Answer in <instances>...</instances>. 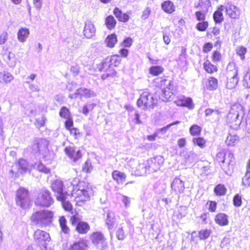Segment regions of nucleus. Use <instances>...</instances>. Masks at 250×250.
<instances>
[{
  "instance_id": "obj_1",
  "label": "nucleus",
  "mask_w": 250,
  "mask_h": 250,
  "mask_svg": "<svg viewBox=\"0 0 250 250\" xmlns=\"http://www.w3.org/2000/svg\"><path fill=\"white\" fill-rule=\"evenodd\" d=\"M122 64V59L119 55L113 54L107 56L97 67L98 71L101 72V78L106 79L113 77L117 74L116 68Z\"/></svg>"
},
{
  "instance_id": "obj_2",
  "label": "nucleus",
  "mask_w": 250,
  "mask_h": 250,
  "mask_svg": "<svg viewBox=\"0 0 250 250\" xmlns=\"http://www.w3.org/2000/svg\"><path fill=\"white\" fill-rule=\"evenodd\" d=\"M71 194L74 197L76 205L81 206L90 200L93 195V189L88 182L80 181L77 184L73 185Z\"/></svg>"
},
{
  "instance_id": "obj_3",
  "label": "nucleus",
  "mask_w": 250,
  "mask_h": 250,
  "mask_svg": "<svg viewBox=\"0 0 250 250\" xmlns=\"http://www.w3.org/2000/svg\"><path fill=\"white\" fill-rule=\"evenodd\" d=\"M53 212L49 210H40L33 212L30 216L31 222L41 227L47 226L52 222Z\"/></svg>"
},
{
  "instance_id": "obj_4",
  "label": "nucleus",
  "mask_w": 250,
  "mask_h": 250,
  "mask_svg": "<svg viewBox=\"0 0 250 250\" xmlns=\"http://www.w3.org/2000/svg\"><path fill=\"white\" fill-rule=\"evenodd\" d=\"M159 87L161 90L160 98L162 101L167 102L175 94L176 89L173 82L165 78H160Z\"/></svg>"
},
{
  "instance_id": "obj_5",
  "label": "nucleus",
  "mask_w": 250,
  "mask_h": 250,
  "mask_svg": "<svg viewBox=\"0 0 250 250\" xmlns=\"http://www.w3.org/2000/svg\"><path fill=\"white\" fill-rule=\"evenodd\" d=\"M227 82L226 87L228 89L234 88L239 81L238 69L234 63H229L226 69Z\"/></svg>"
},
{
  "instance_id": "obj_6",
  "label": "nucleus",
  "mask_w": 250,
  "mask_h": 250,
  "mask_svg": "<svg viewBox=\"0 0 250 250\" xmlns=\"http://www.w3.org/2000/svg\"><path fill=\"white\" fill-rule=\"evenodd\" d=\"M54 203L50 191L46 188L39 190L35 201V205L42 208L49 207Z\"/></svg>"
},
{
  "instance_id": "obj_7",
  "label": "nucleus",
  "mask_w": 250,
  "mask_h": 250,
  "mask_svg": "<svg viewBox=\"0 0 250 250\" xmlns=\"http://www.w3.org/2000/svg\"><path fill=\"white\" fill-rule=\"evenodd\" d=\"M33 237L37 245L41 250H47L48 243L51 241V237L48 232L40 229H37L33 233Z\"/></svg>"
},
{
  "instance_id": "obj_8",
  "label": "nucleus",
  "mask_w": 250,
  "mask_h": 250,
  "mask_svg": "<svg viewBox=\"0 0 250 250\" xmlns=\"http://www.w3.org/2000/svg\"><path fill=\"white\" fill-rule=\"evenodd\" d=\"M15 201L17 205L21 208L29 206L31 200L29 190L25 188H19L16 191Z\"/></svg>"
},
{
  "instance_id": "obj_9",
  "label": "nucleus",
  "mask_w": 250,
  "mask_h": 250,
  "mask_svg": "<svg viewBox=\"0 0 250 250\" xmlns=\"http://www.w3.org/2000/svg\"><path fill=\"white\" fill-rule=\"evenodd\" d=\"M241 107L238 105H233L226 116V123L231 127L238 126L241 122L239 120V111Z\"/></svg>"
},
{
  "instance_id": "obj_10",
  "label": "nucleus",
  "mask_w": 250,
  "mask_h": 250,
  "mask_svg": "<svg viewBox=\"0 0 250 250\" xmlns=\"http://www.w3.org/2000/svg\"><path fill=\"white\" fill-rule=\"evenodd\" d=\"M63 182L60 180H55L51 184V188L55 194L57 200L64 199L65 195H68V193L64 190Z\"/></svg>"
},
{
  "instance_id": "obj_11",
  "label": "nucleus",
  "mask_w": 250,
  "mask_h": 250,
  "mask_svg": "<svg viewBox=\"0 0 250 250\" xmlns=\"http://www.w3.org/2000/svg\"><path fill=\"white\" fill-rule=\"evenodd\" d=\"M89 237L93 244L96 246L100 245L101 250H104L108 247V243L106 238L101 232H93Z\"/></svg>"
},
{
  "instance_id": "obj_12",
  "label": "nucleus",
  "mask_w": 250,
  "mask_h": 250,
  "mask_svg": "<svg viewBox=\"0 0 250 250\" xmlns=\"http://www.w3.org/2000/svg\"><path fill=\"white\" fill-rule=\"evenodd\" d=\"M65 154L73 162H76L82 158L83 152L81 149L75 146H67L64 149Z\"/></svg>"
},
{
  "instance_id": "obj_13",
  "label": "nucleus",
  "mask_w": 250,
  "mask_h": 250,
  "mask_svg": "<svg viewBox=\"0 0 250 250\" xmlns=\"http://www.w3.org/2000/svg\"><path fill=\"white\" fill-rule=\"evenodd\" d=\"M154 104V99L152 95L146 92H143L140 95L137 102L138 106L143 108L153 107Z\"/></svg>"
},
{
  "instance_id": "obj_14",
  "label": "nucleus",
  "mask_w": 250,
  "mask_h": 250,
  "mask_svg": "<svg viewBox=\"0 0 250 250\" xmlns=\"http://www.w3.org/2000/svg\"><path fill=\"white\" fill-rule=\"evenodd\" d=\"M224 9L227 15L232 19H237L240 16L239 8L231 2L228 3Z\"/></svg>"
},
{
  "instance_id": "obj_15",
  "label": "nucleus",
  "mask_w": 250,
  "mask_h": 250,
  "mask_svg": "<svg viewBox=\"0 0 250 250\" xmlns=\"http://www.w3.org/2000/svg\"><path fill=\"white\" fill-rule=\"evenodd\" d=\"M113 13L116 18L120 22H126L130 19L129 15L131 14L130 11L123 13L121 9L116 7L114 8Z\"/></svg>"
},
{
  "instance_id": "obj_16",
  "label": "nucleus",
  "mask_w": 250,
  "mask_h": 250,
  "mask_svg": "<svg viewBox=\"0 0 250 250\" xmlns=\"http://www.w3.org/2000/svg\"><path fill=\"white\" fill-rule=\"evenodd\" d=\"M175 103L178 106L186 107L190 109H193L194 107L192 100L190 97H186L185 96L179 97L176 100Z\"/></svg>"
},
{
  "instance_id": "obj_17",
  "label": "nucleus",
  "mask_w": 250,
  "mask_h": 250,
  "mask_svg": "<svg viewBox=\"0 0 250 250\" xmlns=\"http://www.w3.org/2000/svg\"><path fill=\"white\" fill-rule=\"evenodd\" d=\"M88 246L87 241L83 239H81L71 244L66 250H87Z\"/></svg>"
},
{
  "instance_id": "obj_18",
  "label": "nucleus",
  "mask_w": 250,
  "mask_h": 250,
  "mask_svg": "<svg viewBox=\"0 0 250 250\" xmlns=\"http://www.w3.org/2000/svg\"><path fill=\"white\" fill-rule=\"evenodd\" d=\"M113 180L118 185L124 184L126 179V175L125 173L118 170H114L111 173Z\"/></svg>"
},
{
  "instance_id": "obj_19",
  "label": "nucleus",
  "mask_w": 250,
  "mask_h": 250,
  "mask_svg": "<svg viewBox=\"0 0 250 250\" xmlns=\"http://www.w3.org/2000/svg\"><path fill=\"white\" fill-rule=\"evenodd\" d=\"M90 230V226L88 223L83 221H79L76 225L75 230L80 234H85Z\"/></svg>"
},
{
  "instance_id": "obj_20",
  "label": "nucleus",
  "mask_w": 250,
  "mask_h": 250,
  "mask_svg": "<svg viewBox=\"0 0 250 250\" xmlns=\"http://www.w3.org/2000/svg\"><path fill=\"white\" fill-rule=\"evenodd\" d=\"M228 216L222 212L217 213L214 217V221L220 226H227L229 223Z\"/></svg>"
},
{
  "instance_id": "obj_21",
  "label": "nucleus",
  "mask_w": 250,
  "mask_h": 250,
  "mask_svg": "<svg viewBox=\"0 0 250 250\" xmlns=\"http://www.w3.org/2000/svg\"><path fill=\"white\" fill-rule=\"evenodd\" d=\"M225 6L223 5L219 6L213 14V19L215 23H221L224 20L223 11Z\"/></svg>"
},
{
  "instance_id": "obj_22",
  "label": "nucleus",
  "mask_w": 250,
  "mask_h": 250,
  "mask_svg": "<svg viewBox=\"0 0 250 250\" xmlns=\"http://www.w3.org/2000/svg\"><path fill=\"white\" fill-rule=\"evenodd\" d=\"M162 10L168 14H171L176 10V6L174 2L170 0H166L161 3Z\"/></svg>"
},
{
  "instance_id": "obj_23",
  "label": "nucleus",
  "mask_w": 250,
  "mask_h": 250,
  "mask_svg": "<svg viewBox=\"0 0 250 250\" xmlns=\"http://www.w3.org/2000/svg\"><path fill=\"white\" fill-rule=\"evenodd\" d=\"M203 67L205 72L209 74H212L218 71L217 66L213 64L209 60H207L203 63Z\"/></svg>"
},
{
  "instance_id": "obj_24",
  "label": "nucleus",
  "mask_w": 250,
  "mask_h": 250,
  "mask_svg": "<svg viewBox=\"0 0 250 250\" xmlns=\"http://www.w3.org/2000/svg\"><path fill=\"white\" fill-rule=\"evenodd\" d=\"M172 189L176 193H182L185 189L184 183L179 178H176L173 181L171 185Z\"/></svg>"
},
{
  "instance_id": "obj_25",
  "label": "nucleus",
  "mask_w": 250,
  "mask_h": 250,
  "mask_svg": "<svg viewBox=\"0 0 250 250\" xmlns=\"http://www.w3.org/2000/svg\"><path fill=\"white\" fill-rule=\"evenodd\" d=\"M95 33V28L91 22H88L85 24L83 29V35L87 39L92 37Z\"/></svg>"
},
{
  "instance_id": "obj_26",
  "label": "nucleus",
  "mask_w": 250,
  "mask_h": 250,
  "mask_svg": "<svg viewBox=\"0 0 250 250\" xmlns=\"http://www.w3.org/2000/svg\"><path fill=\"white\" fill-rule=\"evenodd\" d=\"M67 196L68 195H65L64 199H59L57 200V201L61 202L62 208L65 211L73 214L75 209L73 208V206L72 203L69 201L66 200Z\"/></svg>"
},
{
  "instance_id": "obj_27",
  "label": "nucleus",
  "mask_w": 250,
  "mask_h": 250,
  "mask_svg": "<svg viewBox=\"0 0 250 250\" xmlns=\"http://www.w3.org/2000/svg\"><path fill=\"white\" fill-rule=\"evenodd\" d=\"M218 86V81L217 78L214 77H209L206 83L207 89L209 90H215Z\"/></svg>"
},
{
  "instance_id": "obj_28",
  "label": "nucleus",
  "mask_w": 250,
  "mask_h": 250,
  "mask_svg": "<svg viewBox=\"0 0 250 250\" xmlns=\"http://www.w3.org/2000/svg\"><path fill=\"white\" fill-rule=\"evenodd\" d=\"M75 95L80 98H89L93 95V93L87 88H80L76 90Z\"/></svg>"
},
{
  "instance_id": "obj_29",
  "label": "nucleus",
  "mask_w": 250,
  "mask_h": 250,
  "mask_svg": "<svg viewBox=\"0 0 250 250\" xmlns=\"http://www.w3.org/2000/svg\"><path fill=\"white\" fill-rule=\"evenodd\" d=\"M29 33V30L28 28L25 27L20 28L17 33L18 40L21 42H24L28 37Z\"/></svg>"
},
{
  "instance_id": "obj_30",
  "label": "nucleus",
  "mask_w": 250,
  "mask_h": 250,
  "mask_svg": "<svg viewBox=\"0 0 250 250\" xmlns=\"http://www.w3.org/2000/svg\"><path fill=\"white\" fill-rule=\"evenodd\" d=\"M213 191L216 196H222L226 194L227 188L225 185L218 184L215 186Z\"/></svg>"
},
{
  "instance_id": "obj_31",
  "label": "nucleus",
  "mask_w": 250,
  "mask_h": 250,
  "mask_svg": "<svg viewBox=\"0 0 250 250\" xmlns=\"http://www.w3.org/2000/svg\"><path fill=\"white\" fill-rule=\"evenodd\" d=\"M117 35L115 33L108 35L105 40L106 46L109 48L114 47L117 43Z\"/></svg>"
},
{
  "instance_id": "obj_32",
  "label": "nucleus",
  "mask_w": 250,
  "mask_h": 250,
  "mask_svg": "<svg viewBox=\"0 0 250 250\" xmlns=\"http://www.w3.org/2000/svg\"><path fill=\"white\" fill-rule=\"evenodd\" d=\"M117 24V21L112 15H109L105 19V24L109 30L115 28Z\"/></svg>"
},
{
  "instance_id": "obj_33",
  "label": "nucleus",
  "mask_w": 250,
  "mask_h": 250,
  "mask_svg": "<svg viewBox=\"0 0 250 250\" xmlns=\"http://www.w3.org/2000/svg\"><path fill=\"white\" fill-rule=\"evenodd\" d=\"M59 223L62 231L64 233H68L70 229L67 225V220L64 216H61L59 217Z\"/></svg>"
},
{
  "instance_id": "obj_34",
  "label": "nucleus",
  "mask_w": 250,
  "mask_h": 250,
  "mask_svg": "<svg viewBox=\"0 0 250 250\" xmlns=\"http://www.w3.org/2000/svg\"><path fill=\"white\" fill-rule=\"evenodd\" d=\"M13 79V76L7 72H0V82L7 83H10Z\"/></svg>"
},
{
  "instance_id": "obj_35",
  "label": "nucleus",
  "mask_w": 250,
  "mask_h": 250,
  "mask_svg": "<svg viewBox=\"0 0 250 250\" xmlns=\"http://www.w3.org/2000/svg\"><path fill=\"white\" fill-rule=\"evenodd\" d=\"M189 132L191 136H198L201 133L202 127L196 124H193L189 127Z\"/></svg>"
},
{
  "instance_id": "obj_36",
  "label": "nucleus",
  "mask_w": 250,
  "mask_h": 250,
  "mask_svg": "<svg viewBox=\"0 0 250 250\" xmlns=\"http://www.w3.org/2000/svg\"><path fill=\"white\" fill-rule=\"evenodd\" d=\"M206 206L210 212H215L217 208V203L215 201L208 200L206 202Z\"/></svg>"
},
{
  "instance_id": "obj_37",
  "label": "nucleus",
  "mask_w": 250,
  "mask_h": 250,
  "mask_svg": "<svg viewBox=\"0 0 250 250\" xmlns=\"http://www.w3.org/2000/svg\"><path fill=\"white\" fill-rule=\"evenodd\" d=\"M192 142L194 145L199 146L200 148H204L206 146L207 141L203 138L198 137L194 138Z\"/></svg>"
},
{
  "instance_id": "obj_38",
  "label": "nucleus",
  "mask_w": 250,
  "mask_h": 250,
  "mask_svg": "<svg viewBox=\"0 0 250 250\" xmlns=\"http://www.w3.org/2000/svg\"><path fill=\"white\" fill-rule=\"evenodd\" d=\"M210 5V0H199L198 4L195 6V8H200L202 10L208 11V8Z\"/></svg>"
},
{
  "instance_id": "obj_39",
  "label": "nucleus",
  "mask_w": 250,
  "mask_h": 250,
  "mask_svg": "<svg viewBox=\"0 0 250 250\" xmlns=\"http://www.w3.org/2000/svg\"><path fill=\"white\" fill-rule=\"evenodd\" d=\"M68 131L70 135L73 136L75 140H79L83 135V132L78 128L75 127Z\"/></svg>"
},
{
  "instance_id": "obj_40",
  "label": "nucleus",
  "mask_w": 250,
  "mask_h": 250,
  "mask_svg": "<svg viewBox=\"0 0 250 250\" xmlns=\"http://www.w3.org/2000/svg\"><path fill=\"white\" fill-rule=\"evenodd\" d=\"M59 115L62 118L65 119L72 117L69 109L66 106H62L61 108Z\"/></svg>"
},
{
  "instance_id": "obj_41",
  "label": "nucleus",
  "mask_w": 250,
  "mask_h": 250,
  "mask_svg": "<svg viewBox=\"0 0 250 250\" xmlns=\"http://www.w3.org/2000/svg\"><path fill=\"white\" fill-rule=\"evenodd\" d=\"M238 138L236 135L229 134L226 140V143L228 146H234L237 142Z\"/></svg>"
},
{
  "instance_id": "obj_42",
  "label": "nucleus",
  "mask_w": 250,
  "mask_h": 250,
  "mask_svg": "<svg viewBox=\"0 0 250 250\" xmlns=\"http://www.w3.org/2000/svg\"><path fill=\"white\" fill-rule=\"evenodd\" d=\"M211 233V230L209 229H201L198 231V236L201 240L206 239L210 236Z\"/></svg>"
},
{
  "instance_id": "obj_43",
  "label": "nucleus",
  "mask_w": 250,
  "mask_h": 250,
  "mask_svg": "<svg viewBox=\"0 0 250 250\" xmlns=\"http://www.w3.org/2000/svg\"><path fill=\"white\" fill-rule=\"evenodd\" d=\"M17 165L19 169L21 171H26L28 169V163L27 161L23 159H20L17 162Z\"/></svg>"
},
{
  "instance_id": "obj_44",
  "label": "nucleus",
  "mask_w": 250,
  "mask_h": 250,
  "mask_svg": "<svg viewBox=\"0 0 250 250\" xmlns=\"http://www.w3.org/2000/svg\"><path fill=\"white\" fill-rule=\"evenodd\" d=\"M208 12V11L207 10H202L196 11L195 12V15L197 20L199 21L205 20Z\"/></svg>"
},
{
  "instance_id": "obj_45",
  "label": "nucleus",
  "mask_w": 250,
  "mask_h": 250,
  "mask_svg": "<svg viewBox=\"0 0 250 250\" xmlns=\"http://www.w3.org/2000/svg\"><path fill=\"white\" fill-rule=\"evenodd\" d=\"M208 27V22L205 20L201 21L197 23L196 28L199 31H205Z\"/></svg>"
},
{
  "instance_id": "obj_46",
  "label": "nucleus",
  "mask_w": 250,
  "mask_h": 250,
  "mask_svg": "<svg viewBox=\"0 0 250 250\" xmlns=\"http://www.w3.org/2000/svg\"><path fill=\"white\" fill-rule=\"evenodd\" d=\"M10 55L11 53L10 52L8 53H5L4 55V60L9 66H12L15 65V59L14 57L11 58Z\"/></svg>"
},
{
  "instance_id": "obj_47",
  "label": "nucleus",
  "mask_w": 250,
  "mask_h": 250,
  "mask_svg": "<svg viewBox=\"0 0 250 250\" xmlns=\"http://www.w3.org/2000/svg\"><path fill=\"white\" fill-rule=\"evenodd\" d=\"M247 48L243 46H238L236 49V53L239 56L241 59L244 60L245 59V54L247 53Z\"/></svg>"
},
{
  "instance_id": "obj_48",
  "label": "nucleus",
  "mask_w": 250,
  "mask_h": 250,
  "mask_svg": "<svg viewBox=\"0 0 250 250\" xmlns=\"http://www.w3.org/2000/svg\"><path fill=\"white\" fill-rule=\"evenodd\" d=\"M211 58L213 62H217L221 61L222 57L219 50H215L212 52Z\"/></svg>"
},
{
  "instance_id": "obj_49",
  "label": "nucleus",
  "mask_w": 250,
  "mask_h": 250,
  "mask_svg": "<svg viewBox=\"0 0 250 250\" xmlns=\"http://www.w3.org/2000/svg\"><path fill=\"white\" fill-rule=\"evenodd\" d=\"M226 153L224 151H221L217 153L216 159V161L220 164H224L226 160Z\"/></svg>"
},
{
  "instance_id": "obj_50",
  "label": "nucleus",
  "mask_w": 250,
  "mask_h": 250,
  "mask_svg": "<svg viewBox=\"0 0 250 250\" xmlns=\"http://www.w3.org/2000/svg\"><path fill=\"white\" fill-rule=\"evenodd\" d=\"M222 113V112L219 109H213L210 108H208L205 110V114L207 117L211 116L213 113L220 116Z\"/></svg>"
},
{
  "instance_id": "obj_51",
  "label": "nucleus",
  "mask_w": 250,
  "mask_h": 250,
  "mask_svg": "<svg viewBox=\"0 0 250 250\" xmlns=\"http://www.w3.org/2000/svg\"><path fill=\"white\" fill-rule=\"evenodd\" d=\"M64 125L65 129L68 131L75 127H74V122L72 117L66 119L64 122Z\"/></svg>"
},
{
  "instance_id": "obj_52",
  "label": "nucleus",
  "mask_w": 250,
  "mask_h": 250,
  "mask_svg": "<svg viewBox=\"0 0 250 250\" xmlns=\"http://www.w3.org/2000/svg\"><path fill=\"white\" fill-rule=\"evenodd\" d=\"M115 220L116 218L113 213H107L106 223L109 226H112L115 223Z\"/></svg>"
},
{
  "instance_id": "obj_53",
  "label": "nucleus",
  "mask_w": 250,
  "mask_h": 250,
  "mask_svg": "<svg viewBox=\"0 0 250 250\" xmlns=\"http://www.w3.org/2000/svg\"><path fill=\"white\" fill-rule=\"evenodd\" d=\"M233 203L235 207H240L242 204V196L238 194H235L233 198Z\"/></svg>"
},
{
  "instance_id": "obj_54",
  "label": "nucleus",
  "mask_w": 250,
  "mask_h": 250,
  "mask_svg": "<svg viewBox=\"0 0 250 250\" xmlns=\"http://www.w3.org/2000/svg\"><path fill=\"white\" fill-rule=\"evenodd\" d=\"M93 167L91 162L89 160L86 161L83 167L82 170L85 173H89L91 171Z\"/></svg>"
},
{
  "instance_id": "obj_55",
  "label": "nucleus",
  "mask_w": 250,
  "mask_h": 250,
  "mask_svg": "<svg viewBox=\"0 0 250 250\" xmlns=\"http://www.w3.org/2000/svg\"><path fill=\"white\" fill-rule=\"evenodd\" d=\"M73 214H74L70 218V221L72 225H75L80 220L79 213L76 210L74 211Z\"/></svg>"
},
{
  "instance_id": "obj_56",
  "label": "nucleus",
  "mask_w": 250,
  "mask_h": 250,
  "mask_svg": "<svg viewBox=\"0 0 250 250\" xmlns=\"http://www.w3.org/2000/svg\"><path fill=\"white\" fill-rule=\"evenodd\" d=\"M213 48V44L211 42H206L203 46V51L205 53H208Z\"/></svg>"
},
{
  "instance_id": "obj_57",
  "label": "nucleus",
  "mask_w": 250,
  "mask_h": 250,
  "mask_svg": "<svg viewBox=\"0 0 250 250\" xmlns=\"http://www.w3.org/2000/svg\"><path fill=\"white\" fill-rule=\"evenodd\" d=\"M199 217L203 223L204 224H207L208 221L210 219V214L208 212H204L200 215Z\"/></svg>"
},
{
  "instance_id": "obj_58",
  "label": "nucleus",
  "mask_w": 250,
  "mask_h": 250,
  "mask_svg": "<svg viewBox=\"0 0 250 250\" xmlns=\"http://www.w3.org/2000/svg\"><path fill=\"white\" fill-rule=\"evenodd\" d=\"M132 39L130 37L125 38L122 42V44L124 47H129L132 44Z\"/></svg>"
},
{
  "instance_id": "obj_59",
  "label": "nucleus",
  "mask_w": 250,
  "mask_h": 250,
  "mask_svg": "<svg viewBox=\"0 0 250 250\" xmlns=\"http://www.w3.org/2000/svg\"><path fill=\"white\" fill-rule=\"evenodd\" d=\"M46 119L44 117L38 118L36 120L35 125L38 127H41L45 125Z\"/></svg>"
},
{
  "instance_id": "obj_60",
  "label": "nucleus",
  "mask_w": 250,
  "mask_h": 250,
  "mask_svg": "<svg viewBox=\"0 0 250 250\" xmlns=\"http://www.w3.org/2000/svg\"><path fill=\"white\" fill-rule=\"evenodd\" d=\"M8 38V34L7 32L4 31L0 35V44H4Z\"/></svg>"
},
{
  "instance_id": "obj_61",
  "label": "nucleus",
  "mask_w": 250,
  "mask_h": 250,
  "mask_svg": "<svg viewBox=\"0 0 250 250\" xmlns=\"http://www.w3.org/2000/svg\"><path fill=\"white\" fill-rule=\"evenodd\" d=\"M125 233L123 228H119L117 231V237L119 240H123L125 238Z\"/></svg>"
},
{
  "instance_id": "obj_62",
  "label": "nucleus",
  "mask_w": 250,
  "mask_h": 250,
  "mask_svg": "<svg viewBox=\"0 0 250 250\" xmlns=\"http://www.w3.org/2000/svg\"><path fill=\"white\" fill-rule=\"evenodd\" d=\"M119 53L121 55L120 57L126 58L128 56L129 51L125 48H122L119 50Z\"/></svg>"
},
{
  "instance_id": "obj_63",
  "label": "nucleus",
  "mask_w": 250,
  "mask_h": 250,
  "mask_svg": "<svg viewBox=\"0 0 250 250\" xmlns=\"http://www.w3.org/2000/svg\"><path fill=\"white\" fill-rule=\"evenodd\" d=\"M244 81L247 86L250 87V68L244 76Z\"/></svg>"
},
{
  "instance_id": "obj_64",
  "label": "nucleus",
  "mask_w": 250,
  "mask_h": 250,
  "mask_svg": "<svg viewBox=\"0 0 250 250\" xmlns=\"http://www.w3.org/2000/svg\"><path fill=\"white\" fill-rule=\"evenodd\" d=\"M70 71L72 72L73 75H77L80 72L78 65H76L74 66H72L70 68Z\"/></svg>"
}]
</instances>
